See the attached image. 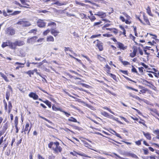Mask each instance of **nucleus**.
I'll use <instances>...</instances> for the list:
<instances>
[{"label":"nucleus","instance_id":"nucleus-1","mask_svg":"<svg viewBox=\"0 0 159 159\" xmlns=\"http://www.w3.org/2000/svg\"><path fill=\"white\" fill-rule=\"evenodd\" d=\"M48 147L52 150L53 151V153L55 154H58L62 150V148L59 146V143L57 142H51L48 144Z\"/></svg>","mask_w":159,"mask_h":159},{"label":"nucleus","instance_id":"nucleus-2","mask_svg":"<svg viewBox=\"0 0 159 159\" xmlns=\"http://www.w3.org/2000/svg\"><path fill=\"white\" fill-rule=\"evenodd\" d=\"M17 25H21L23 27H27L31 25L30 22L26 21L25 19L20 20L16 23Z\"/></svg>","mask_w":159,"mask_h":159},{"label":"nucleus","instance_id":"nucleus-3","mask_svg":"<svg viewBox=\"0 0 159 159\" xmlns=\"http://www.w3.org/2000/svg\"><path fill=\"white\" fill-rule=\"evenodd\" d=\"M6 32L7 34L11 35H13L15 33V30L11 27L7 28Z\"/></svg>","mask_w":159,"mask_h":159},{"label":"nucleus","instance_id":"nucleus-4","mask_svg":"<svg viewBox=\"0 0 159 159\" xmlns=\"http://www.w3.org/2000/svg\"><path fill=\"white\" fill-rule=\"evenodd\" d=\"M70 154L74 156H76V154H77L78 155H79L82 157H86L91 158V157L85 154V153L81 152H70Z\"/></svg>","mask_w":159,"mask_h":159},{"label":"nucleus","instance_id":"nucleus-5","mask_svg":"<svg viewBox=\"0 0 159 159\" xmlns=\"http://www.w3.org/2000/svg\"><path fill=\"white\" fill-rule=\"evenodd\" d=\"M37 37L36 36L30 38H28L27 39V43H29L33 44L36 42Z\"/></svg>","mask_w":159,"mask_h":159},{"label":"nucleus","instance_id":"nucleus-6","mask_svg":"<svg viewBox=\"0 0 159 159\" xmlns=\"http://www.w3.org/2000/svg\"><path fill=\"white\" fill-rule=\"evenodd\" d=\"M37 24L40 27H43L45 26L46 23L44 22V21L41 19L38 20Z\"/></svg>","mask_w":159,"mask_h":159},{"label":"nucleus","instance_id":"nucleus-7","mask_svg":"<svg viewBox=\"0 0 159 159\" xmlns=\"http://www.w3.org/2000/svg\"><path fill=\"white\" fill-rule=\"evenodd\" d=\"M12 43L9 40H7L5 42H3L2 45V48H4L7 46H12Z\"/></svg>","mask_w":159,"mask_h":159},{"label":"nucleus","instance_id":"nucleus-8","mask_svg":"<svg viewBox=\"0 0 159 159\" xmlns=\"http://www.w3.org/2000/svg\"><path fill=\"white\" fill-rule=\"evenodd\" d=\"M95 15L98 16L102 18H103L106 17V15L105 13L102 11H99L94 14Z\"/></svg>","mask_w":159,"mask_h":159},{"label":"nucleus","instance_id":"nucleus-9","mask_svg":"<svg viewBox=\"0 0 159 159\" xmlns=\"http://www.w3.org/2000/svg\"><path fill=\"white\" fill-rule=\"evenodd\" d=\"M29 96L34 100H37L38 98V96L36 93L33 92L30 93L29 94Z\"/></svg>","mask_w":159,"mask_h":159},{"label":"nucleus","instance_id":"nucleus-10","mask_svg":"<svg viewBox=\"0 0 159 159\" xmlns=\"http://www.w3.org/2000/svg\"><path fill=\"white\" fill-rule=\"evenodd\" d=\"M101 114L103 116H104L105 117L108 118H111L113 117V116L110 114L108 113L107 112L103 111L101 112Z\"/></svg>","mask_w":159,"mask_h":159},{"label":"nucleus","instance_id":"nucleus-11","mask_svg":"<svg viewBox=\"0 0 159 159\" xmlns=\"http://www.w3.org/2000/svg\"><path fill=\"white\" fill-rule=\"evenodd\" d=\"M25 63V61L24 63H21L19 62H16L15 63V65H19L18 66L16 67V70L19 69L20 68H22L24 67V65Z\"/></svg>","mask_w":159,"mask_h":159},{"label":"nucleus","instance_id":"nucleus-12","mask_svg":"<svg viewBox=\"0 0 159 159\" xmlns=\"http://www.w3.org/2000/svg\"><path fill=\"white\" fill-rule=\"evenodd\" d=\"M137 51L138 50L137 48L136 47H134V48L133 52L130 53V56L131 57H134L135 56Z\"/></svg>","mask_w":159,"mask_h":159},{"label":"nucleus","instance_id":"nucleus-13","mask_svg":"<svg viewBox=\"0 0 159 159\" xmlns=\"http://www.w3.org/2000/svg\"><path fill=\"white\" fill-rule=\"evenodd\" d=\"M30 124L29 123H26L25 125V132L28 131L27 134H29V133L31 130V127H29Z\"/></svg>","mask_w":159,"mask_h":159},{"label":"nucleus","instance_id":"nucleus-14","mask_svg":"<svg viewBox=\"0 0 159 159\" xmlns=\"http://www.w3.org/2000/svg\"><path fill=\"white\" fill-rule=\"evenodd\" d=\"M59 33V32L58 31L55 29H53L51 30V34L54 35L55 37L57 36L58 35V34Z\"/></svg>","mask_w":159,"mask_h":159},{"label":"nucleus","instance_id":"nucleus-15","mask_svg":"<svg viewBox=\"0 0 159 159\" xmlns=\"http://www.w3.org/2000/svg\"><path fill=\"white\" fill-rule=\"evenodd\" d=\"M14 44L16 45L21 46L25 44V43L23 41L19 40L16 41Z\"/></svg>","mask_w":159,"mask_h":159},{"label":"nucleus","instance_id":"nucleus-16","mask_svg":"<svg viewBox=\"0 0 159 159\" xmlns=\"http://www.w3.org/2000/svg\"><path fill=\"white\" fill-rule=\"evenodd\" d=\"M109 131L112 134L115 135L117 137H118L120 139H121V137L120 136V135L119 134L116 133L115 132V131L111 129H110V130Z\"/></svg>","mask_w":159,"mask_h":159},{"label":"nucleus","instance_id":"nucleus-17","mask_svg":"<svg viewBox=\"0 0 159 159\" xmlns=\"http://www.w3.org/2000/svg\"><path fill=\"white\" fill-rule=\"evenodd\" d=\"M143 133L145 137L148 139L150 140L151 139V134L148 133H145L143 132Z\"/></svg>","mask_w":159,"mask_h":159},{"label":"nucleus","instance_id":"nucleus-18","mask_svg":"<svg viewBox=\"0 0 159 159\" xmlns=\"http://www.w3.org/2000/svg\"><path fill=\"white\" fill-rule=\"evenodd\" d=\"M67 3L65 2H64L63 3H61L58 1H57L56 2L54 3V4L57 5L58 6H61L63 5H66Z\"/></svg>","mask_w":159,"mask_h":159},{"label":"nucleus","instance_id":"nucleus-19","mask_svg":"<svg viewBox=\"0 0 159 159\" xmlns=\"http://www.w3.org/2000/svg\"><path fill=\"white\" fill-rule=\"evenodd\" d=\"M117 44L119 48L120 49L124 50L126 48L124 47V45L123 44L119 42H117Z\"/></svg>","mask_w":159,"mask_h":159},{"label":"nucleus","instance_id":"nucleus-20","mask_svg":"<svg viewBox=\"0 0 159 159\" xmlns=\"http://www.w3.org/2000/svg\"><path fill=\"white\" fill-rule=\"evenodd\" d=\"M54 38L52 36H49L47 37V41L48 42H53L54 41Z\"/></svg>","mask_w":159,"mask_h":159},{"label":"nucleus","instance_id":"nucleus-21","mask_svg":"<svg viewBox=\"0 0 159 159\" xmlns=\"http://www.w3.org/2000/svg\"><path fill=\"white\" fill-rule=\"evenodd\" d=\"M0 75L3 78L6 82H9V80L8 79L7 76L4 74L2 72H0Z\"/></svg>","mask_w":159,"mask_h":159},{"label":"nucleus","instance_id":"nucleus-22","mask_svg":"<svg viewBox=\"0 0 159 159\" xmlns=\"http://www.w3.org/2000/svg\"><path fill=\"white\" fill-rule=\"evenodd\" d=\"M143 19L146 22V24L148 25H150V22L149 20L147 17H146L144 15H143Z\"/></svg>","mask_w":159,"mask_h":159},{"label":"nucleus","instance_id":"nucleus-23","mask_svg":"<svg viewBox=\"0 0 159 159\" xmlns=\"http://www.w3.org/2000/svg\"><path fill=\"white\" fill-rule=\"evenodd\" d=\"M153 133L157 135V139H159V129H157L154 130Z\"/></svg>","mask_w":159,"mask_h":159},{"label":"nucleus","instance_id":"nucleus-24","mask_svg":"<svg viewBox=\"0 0 159 159\" xmlns=\"http://www.w3.org/2000/svg\"><path fill=\"white\" fill-rule=\"evenodd\" d=\"M43 102L45 103L47 106H48L49 107H51V103L50 102H49L48 100H46L45 101H43Z\"/></svg>","mask_w":159,"mask_h":159},{"label":"nucleus","instance_id":"nucleus-25","mask_svg":"<svg viewBox=\"0 0 159 159\" xmlns=\"http://www.w3.org/2000/svg\"><path fill=\"white\" fill-rule=\"evenodd\" d=\"M97 46L99 50L100 51H102L103 50V48L102 45V43H99L97 45Z\"/></svg>","mask_w":159,"mask_h":159},{"label":"nucleus","instance_id":"nucleus-26","mask_svg":"<svg viewBox=\"0 0 159 159\" xmlns=\"http://www.w3.org/2000/svg\"><path fill=\"white\" fill-rule=\"evenodd\" d=\"M52 108L53 110L56 111L57 110V111H60L61 112L62 111V109L60 108H58L56 107L55 106H52Z\"/></svg>","mask_w":159,"mask_h":159},{"label":"nucleus","instance_id":"nucleus-27","mask_svg":"<svg viewBox=\"0 0 159 159\" xmlns=\"http://www.w3.org/2000/svg\"><path fill=\"white\" fill-rule=\"evenodd\" d=\"M68 120L70 121H72L74 122H77L76 119L72 117H70L68 119Z\"/></svg>","mask_w":159,"mask_h":159},{"label":"nucleus","instance_id":"nucleus-28","mask_svg":"<svg viewBox=\"0 0 159 159\" xmlns=\"http://www.w3.org/2000/svg\"><path fill=\"white\" fill-rule=\"evenodd\" d=\"M147 13L150 16H152V15L151 13L150 8L149 7H148L146 9Z\"/></svg>","mask_w":159,"mask_h":159},{"label":"nucleus","instance_id":"nucleus-29","mask_svg":"<svg viewBox=\"0 0 159 159\" xmlns=\"http://www.w3.org/2000/svg\"><path fill=\"white\" fill-rule=\"evenodd\" d=\"M20 11H15L13 12V13H10V15H16L20 14Z\"/></svg>","mask_w":159,"mask_h":159},{"label":"nucleus","instance_id":"nucleus-30","mask_svg":"<svg viewBox=\"0 0 159 159\" xmlns=\"http://www.w3.org/2000/svg\"><path fill=\"white\" fill-rule=\"evenodd\" d=\"M26 74H28L30 77L31 76V75H33L34 73L32 70H29L25 72Z\"/></svg>","mask_w":159,"mask_h":159},{"label":"nucleus","instance_id":"nucleus-31","mask_svg":"<svg viewBox=\"0 0 159 159\" xmlns=\"http://www.w3.org/2000/svg\"><path fill=\"white\" fill-rule=\"evenodd\" d=\"M102 108L104 109H106L109 112L115 115L114 113L111 111V110L109 108H107V107H102Z\"/></svg>","mask_w":159,"mask_h":159},{"label":"nucleus","instance_id":"nucleus-32","mask_svg":"<svg viewBox=\"0 0 159 159\" xmlns=\"http://www.w3.org/2000/svg\"><path fill=\"white\" fill-rule=\"evenodd\" d=\"M88 17L92 22L94 21L96 19V17L93 16H92L91 17H90L89 16H88Z\"/></svg>","mask_w":159,"mask_h":159},{"label":"nucleus","instance_id":"nucleus-33","mask_svg":"<svg viewBox=\"0 0 159 159\" xmlns=\"http://www.w3.org/2000/svg\"><path fill=\"white\" fill-rule=\"evenodd\" d=\"M132 68L131 70L132 72H134L138 75H139L136 68L133 66H132Z\"/></svg>","mask_w":159,"mask_h":159},{"label":"nucleus","instance_id":"nucleus-34","mask_svg":"<svg viewBox=\"0 0 159 159\" xmlns=\"http://www.w3.org/2000/svg\"><path fill=\"white\" fill-rule=\"evenodd\" d=\"M83 143L85 145V147L89 148L90 147H91V145H89L87 142L85 141H83Z\"/></svg>","mask_w":159,"mask_h":159},{"label":"nucleus","instance_id":"nucleus-35","mask_svg":"<svg viewBox=\"0 0 159 159\" xmlns=\"http://www.w3.org/2000/svg\"><path fill=\"white\" fill-rule=\"evenodd\" d=\"M120 29L123 31V34L125 35L126 34V31L124 28L121 25L120 26Z\"/></svg>","mask_w":159,"mask_h":159},{"label":"nucleus","instance_id":"nucleus-36","mask_svg":"<svg viewBox=\"0 0 159 159\" xmlns=\"http://www.w3.org/2000/svg\"><path fill=\"white\" fill-rule=\"evenodd\" d=\"M3 128H4L3 130L2 131L0 132V136L4 133V132H5V131L7 129V128L6 127V125L4 126H3Z\"/></svg>","mask_w":159,"mask_h":159},{"label":"nucleus","instance_id":"nucleus-37","mask_svg":"<svg viewBox=\"0 0 159 159\" xmlns=\"http://www.w3.org/2000/svg\"><path fill=\"white\" fill-rule=\"evenodd\" d=\"M85 105L86 107H88L89 108H90L91 109L93 110H95V108L93 106L89 105V104H85Z\"/></svg>","mask_w":159,"mask_h":159},{"label":"nucleus","instance_id":"nucleus-38","mask_svg":"<svg viewBox=\"0 0 159 159\" xmlns=\"http://www.w3.org/2000/svg\"><path fill=\"white\" fill-rule=\"evenodd\" d=\"M101 23H102V22L101 21H99L98 22H95L94 23L93 26H97L98 27H99V25Z\"/></svg>","mask_w":159,"mask_h":159},{"label":"nucleus","instance_id":"nucleus-39","mask_svg":"<svg viewBox=\"0 0 159 159\" xmlns=\"http://www.w3.org/2000/svg\"><path fill=\"white\" fill-rule=\"evenodd\" d=\"M109 75H110V76L111 78H112L114 80H116L117 78L116 77V76L115 75H113L112 74H111V73Z\"/></svg>","mask_w":159,"mask_h":159},{"label":"nucleus","instance_id":"nucleus-40","mask_svg":"<svg viewBox=\"0 0 159 159\" xmlns=\"http://www.w3.org/2000/svg\"><path fill=\"white\" fill-rule=\"evenodd\" d=\"M51 25H53V26H56V24L54 22H50L48 23V26H50Z\"/></svg>","mask_w":159,"mask_h":159},{"label":"nucleus","instance_id":"nucleus-41","mask_svg":"<svg viewBox=\"0 0 159 159\" xmlns=\"http://www.w3.org/2000/svg\"><path fill=\"white\" fill-rule=\"evenodd\" d=\"M97 58L101 61H103L105 60V59L104 58L101 57L99 55H98L97 56Z\"/></svg>","mask_w":159,"mask_h":159},{"label":"nucleus","instance_id":"nucleus-42","mask_svg":"<svg viewBox=\"0 0 159 159\" xmlns=\"http://www.w3.org/2000/svg\"><path fill=\"white\" fill-rule=\"evenodd\" d=\"M94 157L96 159H106L105 158L101 156H95Z\"/></svg>","mask_w":159,"mask_h":159},{"label":"nucleus","instance_id":"nucleus-43","mask_svg":"<svg viewBox=\"0 0 159 159\" xmlns=\"http://www.w3.org/2000/svg\"><path fill=\"white\" fill-rule=\"evenodd\" d=\"M151 111L154 112L156 114H157L158 116L159 117V114L157 112V111L155 109H150V110Z\"/></svg>","mask_w":159,"mask_h":159},{"label":"nucleus","instance_id":"nucleus-44","mask_svg":"<svg viewBox=\"0 0 159 159\" xmlns=\"http://www.w3.org/2000/svg\"><path fill=\"white\" fill-rule=\"evenodd\" d=\"M111 119H112L113 120L117 121L118 122L120 123V124H122V123L118 120V119L117 118L114 117L113 116V117L111 118Z\"/></svg>","mask_w":159,"mask_h":159},{"label":"nucleus","instance_id":"nucleus-45","mask_svg":"<svg viewBox=\"0 0 159 159\" xmlns=\"http://www.w3.org/2000/svg\"><path fill=\"white\" fill-rule=\"evenodd\" d=\"M63 113H64V114L65 115L67 116V117H69L70 116V114L69 113H68L67 112H66L64 111H63V110H62V111H61Z\"/></svg>","mask_w":159,"mask_h":159},{"label":"nucleus","instance_id":"nucleus-46","mask_svg":"<svg viewBox=\"0 0 159 159\" xmlns=\"http://www.w3.org/2000/svg\"><path fill=\"white\" fill-rule=\"evenodd\" d=\"M75 3L77 4H78V5L83 6H84L85 5V4H84L83 3L79 2L77 1H76Z\"/></svg>","mask_w":159,"mask_h":159},{"label":"nucleus","instance_id":"nucleus-47","mask_svg":"<svg viewBox=\"0 0 159 159\" xmlns=\"http://www.w3.org/2000/svg\"><path fill=\"white\" fill-rule=\"evenodd\" d=\"M122 62L123 64L125 66L128 65L130 64V63L127 61H122Z\"/></svg>","mask_w":159,"mask_h":159},{"label":"nucleus","instance_id":"nucleus-48","mask_svg":"<svg viewBox=\"0 0 159 159\" xmlns=\"http://www.w3.org/2000/svg\"><path fill=\"white\" fill-rule=\"evenodd\" d=\"M131 157H133L134 158L136 159H139L138 157L135 154H134L132 153L131 154Z\"/></svg>","mask_w":159,"mask_h":159},{"label":"nucleus","instance_id":"nucleus-49","mask_svg":"<svg viewBox=\"0 0 159 159\" xmlns=\"http://www.w3.org/2000/svg\"><path fill=\"white\" fill-rule=\"evenodd\" d=\"M138 51H139V53L141 55H142L143 54V52L142 49H141L140 48H137Z\"/></svg>","mask_w":159,"mask_h":159},{"label":"nucleus","instance_id":"nucleus-50","mask_svg":"<svg viewBox=\"0 0 159 159\" xmlns=\"http://www.w3.org/2000/svg\"><path fill=\"white\" fill-rule=\"evenodd\" d=\"M50 31L49 30H47L46 31L44 32L43 34L44 35H46L48 33L50 32Z\"/></svg>","mask_w":159,"mask_h":159},{"label":"nucleus","instance_id":"nucleus-51","mask_svg":"<svg viewBox=\"0 0 159 159\" xmlns=\"http://www.w3.org/2000/svg\"><path fill=\"white\" fill-rule=\"evenodd\" d=\"M123 14L125 15V16L127 18V19L129 20L130 19V16H129L125 12H123Z\"/></svg>","mask_w":159,"mask_h":159},{"label":"nucleus","instance_id":"nucleus-52","mask_svg":"<svg viewBox=\"0 0 159 159\" xmlns=\"http://www.w3.org/2000/svg\"><path fill=\"white\" fill-rule=\"evenodd\" d=\"M103 36L104 37H110L112 36V34H103Z\"/></svg>","mask_w":159,"mask_h":159},{"label":"nucleus","instance_id":"nucleus-53","mask_svg":"<svg viewBox=\"0 0 159 159\" xmlns=\"http://www.w3.org/2000/svg\"><path fill=\"white\" fill-rule=\"evenodd\" d=\"M141 140H139L138 141H136L135 142L136 144L139 146L141 144Z\"/></svg>","mask_w":159,"mask_h":159},{"label":"nucleus","instance_id":"nucleus-54","mask_svg":"<svg viewBox=\"0 0 159 159\" xmlns=\"http://www.w3.org/2000/svg\"><path fill=\"white\" fill-rule=\"evenodd\" d=\"M80 15L81 16L82 18H86V16L85 14L83 13H80Z\"/></svg>","mask_w":159,"mask_h":159},{"label":"nucleus","instance_id":"nucleus-55","mask_svg":"<svg viewBox=\"0 0 159 159\" xmlns=\"http://www.w3.org/2000/svg\"><path fill=\"white\" fill-rule=\"evenodd\" d=\"M8 107L9 109H11L12 108L11 103V102L10 101L8 102Z\"/></svg>","mask_w":159,"mask_h":159},{"label":"nucleus","instance_id":"nucleus-56","mask_svg":"<svg viewBox=\"0 0 159 159\" xmlns=\"http://www.w3.org/2000/svg\"><path fill=\"white\" fill-rule=\"evenodd\" d=\"M134 98H135L136 100H139L140 102L141 101H143V99H141L139 97L136 96L135 97H134Z\"/></svg>","mask_w":159,"mask_h":159},{"label":"nucleus","instance_id":"nucleus-57","mask_svg":"<svg viewBox=\"0 0 159 159\" xmlns=\"http://www.w3.org/2000/svg\"><path fill=\"white\" fill-rule=\"evenodd\" d=\"M15 126H17L18 125V120L17 117L15 118Z\"/></svg>","mask_w":159,"mask_h":159},{"label":"nucleus","instance_id":"nucleus-58","mask_svg":"<svg viewBox=\"0 0 159 159\" xmlns=\"http://www.w3.org/2000/svg\"><path fill=\"white\" fill-rule=\"evenodd\" d=\"M43 38H40L37 41V42L38 43H41L43 41Z\"/></svg>","mask_w":159,"mask_h":159},{"label":"nucleus","instance_id":"nucleus-59","mask_svg":"<svg viewBox=\"0 0 159 159\" xmlns=\"http://www.w3.org/2000/svg\"><path fill=\"white\" fill-rule=\"evenodd\" d=\"M110 25V24H106L103 26L102 27V29L103 30H104V28H106L107 27H108Z\"/></svg>","mask_w":159,"mask_h":159},{"label":"nucleus","instance_id":"nucleus-60","mask_svg":"<svg viewBox=\"0 0 159 159\" xmlns=\"http://www.w3.org/2000/svg\"><path fill=\"white\" fill-rule=\"evenodd\" d=\"M120 20H121L122 22H125V19L122 16H120Z\"/></svg>","mask_w":159,"mask_h":159},{"label":"nucleus","instance_id":"nucleus-61","mask_svg":"<svg viewBox=\"0 0 159 159\" xmlns=\"http://www.w3.org/2000/svg\"><path fill=\"white\" fill-rule=\"evenodd\" d=\"M3 102L5 105V109L6 110L7 109V105L6 102L5 101V100H4Z\"/></svg>","mask_w":159,"mask_h":159},{"label":"nucleus","instance_id":"nucleus-62","mask_svg":"<svg viewBox=\"0 0 159 159\" xmlns=\"http://www.w3.org/2000/svg\"><path fill=\"white\" fill-rule=\"evenodd\" d=\"M37 31V29H32V30H31L30 31V33H34L35 32H36V31Z\"/></svg>","mask_w":159,"mask_h":159},{"label":"nucleus","instance_id":"nucleus-63","mask_svg":"<svg viewBox=\"0 0 159 159\" xmlns=\"http://www.w3.org/2000/svg\"><path fill=\"white\" fill-rule=\"evenodd\" d=\"M143 67H139V71L141 73H142L143 72Z\"/></svg>","mask_w":159,"mask_h":159},{"label":"nucleus","instance_id":"nucleus-64","mask_svg":"<svg viewBox=\"0 0 159 159\" xmlns=\"http://www.w3.org/2000/svg\"><path fill=\"white\" fill-rule=\"evenodd\" d=\"M113 30H114L112 31V32L113 33H114L115 34H117L118 31H117V30H116V29H113Z\"/></svg>","mask_w":159,"mask_h":159}]
</instances>
